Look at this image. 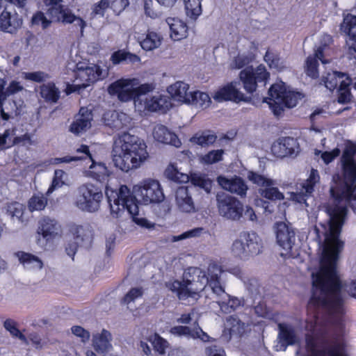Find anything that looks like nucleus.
<instances>
[{
	"label": "nucleus",
	"mask_w": 356,
	"mask_h": 356,
	"mask_svg": "<svg viewBox=\"0 0 356 356\" xmlns=\"http://www.w3.org/2000/svg\"><path fill=\"white\" fill-rule=\"evenodd\" d=\"M343 188L331 186L332 200L326 207L328 220L315 225L314 232L320 241V232L325 236L321 246L320 268L312 273V296L310 304L321 306L330 313L341 314L344 302L342 284L337 270L339 254L344 243L339 238L341 227L347 214L348 203L356 214V180L352 183L343 181Z\"/></svg>",
	"instance_id": "f257e3e1"
},
{
	"label": "nucleus",
	"mask_w": 356,
	"mask_h": 356,
	"mask_svg": "<svg viewBox=\"0 0 356 356\" xmlns=\"http://www.w3.org/2000/svg\"><path fill=\"white\" fill-rule=\"evenodd\" d=\"M148 156L146 144L137 136L123 132L114 138L113 162L122 171L127 172L140 167Z\"/></svg>",
	"instance_id": "f03ea898"
},
{
	"label": "nucleus",
	"mask_w": 356,
	"mask_h": 356,
	"mask_svg": "<svg viewBox=\"0 0 356 356\" xmlns=\"http://www.w3.org/2000/svg\"><path fill=\"white\" fill-rule=\"evenodd\" d=\"M106 196L110 205L111 214L114 218L121 216L125 209L132 216L133 220L141 227L152 229L154 223L146 218L138 217V205L136 197L132 195L129 188L122 185L118 191L108 190Z\"/></svg>",
	"instance_id": "7ed1b4c3"
},
{
	"label": "nucleus",
	"mask_w": 356,
	"mask_h": 356,
	"mask_svg": "<svg viewBox=\"0 0 356 356\" xmlns=\"http://www.w3.org/2000/svg\"><path fill=\"white\" fill-rule=\"evenodd\" d=\"M268 101L266 99L273 114L280 117L286 108H291L297 105L303 95L299 92L288 90L282 81L271 86L268 90Z\"/></svg>",
	"instance_id": "20e7f679"
},
{
	"label": "nucleus",
	"mask_w": 356,
	"mask_h": 356,
	"mask_svg": "<svg viewBox=\"0 0 356 356\" xmlns=\"http://www.w3.org/2000/svg\"><path fill=\"white\" fill-rule=\"evenodd\" d=\"M209 283L206 272L196 267H191L184 274V282H175L174 287H177L178 297L181 300L195 297L204 289Z\"/></svg>",
	"instance_id": "39448f33"
},
{
	"label": "nucleus",
	"mask_w": 356,
	"mask_h": 356,
	"mask_svg": "<svg viewBox=\"0 0 356 356\" xmlns=\"http://www.w3.org/2000/svg\"><path fill=\"white\" fill-rule=\"evenodd\" d=\"M47 15L49 19L42 12H38L32 17V24H41L43 29L49 26L53 22H62L63 23H74L80 28L81 33L83 31L86 22L81 18L75 16L68 9H63L60 7L52 6L48 9Z\"/></svg>",
	"instance_id": "423d86ee"
},
{
	"label": "nucleus",
	"mask_w": 356,
	"mask_h": 356,
	"mask_svg": "<svg viewBox=\"0 0 356 356\" xmlns=\"http://www.w3.org/2000/svg\"><path fill=\"white\" fill-rule=\"evenodd\" d=\"M76 69L75 83L67 87L70 92H79L106 74L99 65L86 62L78 63Z\"/></svg>",
	"instance_id": "0eeeda50"
},
{
	"label": "nucleus",
	"mask_w": 356,
	"mask_h": 356,
	"mask_svg": "<svg viewBox=\"0 0 356 356\" xmlns=\"http://www.w3.org/2000/svg\"><path fill=\"white\" fill-rule=\"evenodd\" d=\"M261 249V240L258 235L254 232H244L233 242L231 252L234 257L247 260L250 257L259 254Z\"/></svg>",
	"instance_id": "6e6552de"
},
{
	"label": "nucleus",
	"mask_w": 356,
	"mask_h": 356,
	"mask_svg": "<svg viewBox=\"0 0 356 356\" xmlns=\"http://www.w3.org/2000/svg\"><path fill=\"white\" fill-rule=\"evenodd\" d=\"M103 197L98 186L90 183L84 184L77 189L76 206L83 211L93 213L99 210Z\"/></svg>",
	"instance_id": "1a4fd4ad"
},
{
	"label": "nucleus",
	"mask_w": 356,
	"mask_h": 356,
	"mask_svg": "<svg viewBox=\"0 0 356 356\" xmlns=\"http://www.w3.org/2000/svg\"><path fill=\"white\" fill-rule=\"evenodd\" d=\"M216 201L218 213L221 217L232 221L241 220L244 205L236 197L219 191L216 195Z\"/></svg>",
	"instance_id": "9d476101"
},
{
	"label": "nucleus",
	"mask_w": 356,
	"mask_h": 356,
	"mask_svg": "<svg viewBox=\"0 0 356 356\" xmlns=\"http://www.w3.org/2000/svg\"><path fill=\"white\" fill-rule=\"evenodd\" d=\"M276 242L282 249V256L294 257L297 252L295 250L296 233L293 227L285 222H277L274 225Z\"/></svg>",
	"instance_id": "9b49d317"
},
{
	"label": "nucleus",
	"mask_w": 356,
	"mask_h": 356,
	"mask_svg": "<svg viewBox=\"0 0 356 356\" xmlns=\"http://www.w3.org/2000/svg\"><path fill=\"white\" fill-rule=\"evenodd\" d=\"M135 192L145 204L159 203L164 200L165 195L159 182L147 179L135 186Z\"/></svg>",
	"instance_id": "f8f14e48"
},
{
	"label": "nucleus",
	"mask_w": 356,
	"mask_h": 356,
	"mask_svg": "<svg viewBox=\"0 0 356 356\" xmlns=\"http://www.w3.org/2000/svg\"><path fill=\"white\" fill-rule=\"evenodd\" d=\"M269 73L265 66L259 65L257 68L252 66L247 67L240 72L239 78L243 83V88L252 97L256 90L257 83L267 80Z\"/></svg>",
	"instance_id": "ddd939ff"
},
{
	"label": "nucleus",
	"mask_w": 356,
	"mask_h": 356,
	"mask_svg": "<svg viewBox=\"0 0 356 356\" xmlns=\"http://www.w3.org/2000/svg\"><path fill=\"white\" fill-rule=\"evenodd\" d=\"M172 106L170 98L159 92L148 95V97H139L135 100V107L140 111H161L165 113Z\"/></svg>",
	"instance_id": "4468645a"
},
{
	"label": "nucleus",
	"mask_w": 356,
	"mask_h": 356,
	"mask_svg": "<svg viewBox=\"0 0 356 356\" xmlns=\"http://www.w3.org/2000/svg\"><path fill=\"white\" fill-rule=\"evenodd\" d=\"M356 154V145L349 143L346 145L341 159L343 181L352 183L356 180V161L353 156Z\"/></svg>",
	"instance_id": "2eb2a0df"
},
{
	"label": "nucleus",
	"mask_w": 356,
	"mask_h": 356,
	"mask_svg": "<svg viewBox=\"0 0 356 356\" xmlns=\"http://www.w3.org/2000/svg\"><path fill=\"white\" fill-rule=\"evenodd\" d=\"M237 82L232 81L220 88L215 93L213 98L218 102L232 101L236 103L240 102H250L252 97L242 93L237 88Z\"/></svg>",
	"instance_id": "dca6fc26"
},
{
	"label": "nucleus",
	"mask_w": 356,
	"mask_h": 356,
	"mask_svg": "<svg viewBox=\"0 0 356 356\" xmlns=\"http://www.w3.org/2000/svg\"><path fill=\"white\" fill-rule=\"evenodd\" d=\"M319 179L318 171L312 169L309 178L297 187L296 193H293V200L300 204L304 203L306 207H308L309 204L307 202V200L314 192V186L319 181Z\"/></svg>",
	"instance_id": "f3484780"
},
{
	"label": "nucleus",
	"mask_w": 356,
	"mask_h": 356,
	"mask_svg": "<svg viewBox=\"0 0 356 356\" xmlns=\"http://www.w3.org/2000/svg\"><path fill=\"white\" fill-rule=\"evenodd\" d=\"M136 79H120L111 84L108 88L109 94L117 95L122 102L135 101L134 86Z\"/></svg>",
	"instance_id": "a211bd4d"
},
{
	"label": "nucleus",
	"mask_w": 356,
	"mask_h": 356,
	"mask_svg": "<svg viewBox=\"0 0 356 356\" xmlns=\"http://www.w3.org/2000/svg\"><path fill=\"white\" fill-rule=\"evenodd\" d=\"M22 25V19L16 13H12L10 6L7 4L0 10V30L13 33Z\"/></svg>",
	"instance_id": "6ab92c4d"
},
{
	"label": "nucleus",
	"mask_w": 356,
	"mask_h": 356,
	"mask_svg": "<svg viewBox=\"0 0 356 356\" xmlns=\"http://www.w3.org/2000/svg\"><path fill=\"white\" fill-rule=\"evenodd\" d=\"M217 181L223 189L232 193H235L241 197L246 195L248 188L244 180L241 177H235L228 179L223 176H219L217 178Z\"/></svg>",
	"instance_id": "aec40b11"
},
{
	"label": "nucleus",
	"mask_w": 356,
	"mask_h": 356,
	"mask_svg": "<svg viewBox=\"0 0 356 356\" xmlns=\"http://www.w3.org/2000/svg\"><path fill=\"white\" fill-rule=\"evenodd\" d=\"M92 113L88 108L81 107L79 113L75 116L74 122L70 125L71 132L79 134L86 131L91 127Z\"/></svg>",
	"instance_id": "412c9836"
},
{
	"label": "nucleus",
	"mask_w": 356,
	"mask_h": 356,
	"mask_svg": "<svg viewBox=\"0 0 356 356\" xmlns=\"http://www.w3.org/2000/svg\"><path fill=\"white\" fill-rule=\"evenodd\" d=\"M153 138L158 142L171 145L176 147L181 146V143L177 136L163 124H156L152 130Z\"/></svg>",
	"instance_id": "4be33fe9"
},
{
	"label": "nucleus",
	"mask_w": 356,
	"mask_h": 356,
	"mask_svg": "<svg viewBox=\"0 0 356 356\" xmlns=\"http://www.w3.org/2000/svg\"><path fill=\"white\" fill-rule=\"evenodd\" d=\"M167 91L175 101L179 103L188 104L192 100V99H190L192 95L190 86L184 81L174 83L168 87Z\"/></svg>",
	"instance_id": "5701e85b"
},
{
	"label": "nucleus",
	"mask_w": 356,
	"mask_h": 356,
	"mask_svg": "<svg viewBox=\"0 0 356 356\" xmlns=\"http://www.w3.org/2000/svg\"><path fill=\"white\" fill-rule=\"evenodd\" d=\"M70 230L76 240V243L86 248L90 246L93 238V230L89 225H72Z\"/></svg>",
	"instance_id": "b1692460"
},
{
	"label": "nucleus",
	"mask_w": 356,
	"mask_h": 356,
	"mask_svg": "<svg viewBox=\"0 0 356 356\" xmlns=\"http://www.w3.org/2000/svg\"><path fill=\"white\" fill-rule=\"evenodd\" d=\"M278 330V342L283 347L284 350L289 346L300 343V337L292 326L284 323H279Z\"/></svg>",
	"instance_id": "393cba45"
},
{
	"label": "nucleus",
	"mask_w": 356,
	"mask_h": 356,
	"mask_svg": "<svg viewBox=\"0 0 356 356\" xmlns=\"http://www.w3.org/2000/svg\"><path fill=\"white\" fill-rule=\"evenodd\" d=\"M175 201L178 209L185 213L195 211V204L186 186L179 187L175 192Z\"/></svg>",
	"instance_id": "a878e982"
},
{
	"label": "nucleus",
	"mask_w": 356,
	"mask_h": 356,
	"mask_svg": "<svg viewBox=\"0 0 356 356\" xmlns=\"http://www.w3.org/2000/svg\"><path fill=\"white\" fill-rule=\"evenodd\" d=\"M298 144L296 139L292 137H286L272 145V152L280 157L294 154L298 149Z\"/></svg>",
	"instance_id": "bb28decb"
},
{
	"label": "nucleus",
	"mask_w": 356,
	"mask_h": 356,
	"mask_svg": "<svg viewBox=\"0 0 356 356\" xmlns=\"http://www.w3.org/2000/svg\"><path fill=\"white\" fill-rule=\"evenodd\" d=\"M111 339V334L106 330H102L101 333L93 334L92 346L94 349L100 354L108 353L112 348Z\"/></svg>",
	"instance_id": "cd10ccee"
},
{
	"label": "nucleus",
	"mask_w": 356,
	"mask_h": 356,
	"mask_svg": "<svg viewBox=\"0 0 356 356\" xmlns=\"http://www.w3.org/2000/svg\"><path fill=\"white\" fill-rule=\"evenodd\" d=\"M166 23L170 27V37L175 41L186 38L188 35V27L183 21L177 18H167Z\"/></svg>",
	"instance_id": "c85d7f7f"
},
{
	"label": "nucleus",
	"mask_w": 356,
	"mask_h": 356,
	"mask_svg": "<svg viewBox=\"0 0 356 356\" xmlns=\"http://www.w3.org/2000/svg\"><path fill=\"white\" fill-rule=\"evenodd\" d=\"M104 120L105 124L115 131L123 129L129 122V118L125 113L116 111L106 113Z\"/></svg>",
	"instance_id": "c756f323"
},
{
	"label": "nucleus",
	"mask_w": 356,
	"mask_h": 356,
	"mask_svg": "<svg viewBox=\"0 0 356 356\" xmlns=\"http://www.w3.org/2000/svg\"><path fill=\"white\" fill-rule=\"evenodd\" d=\"M76 152L84 153L86 154V157L88 158L92 161V164L90 166V172L94 178L98 179L100 177L107 175L108 170L105 164L102 163H96L93 161L90 153L89 148L87 145H82L76 149Z\"/></svg>",
	"instance_id": "7c9ffc66"
},
{
	"label": "nucleus",
	"mask_w": 356,
	"mask_h": 356,
	"mask_svg": "<svg viewBox=\"0 0 356 356\" xmlns=\"http://www.w3.org/2000/svg\"><path fill=\"white\" fill-rule=\"evenodd\" d=\"M217 139L216 134L211 130H204L197 132L191 138V143L207 147L213 145Z\"/></svg>",
	"instance_id": "2f4dec72"
},
{
	"label": "nucleus",
	"mask_w": 356,
	"mask_h": 356,
	"mask_svg": "<svg viewBox=\"0 0 356 356\" xmlns=\"http://www.w3.org/2000/svg\"><path fill=\"white\" fill-rule=\"evenodd\" d=\"M349 76L345 73L337 71L328 72L325 76H323L322 81L325 86L330 91L334 90L338 86L341 85V82H347L346 76ZM352 76V75H350Z\"/></svg>",
	"instance_id": "473e14b6"
},
{
	"label": "nucleus",
	"mask_w": 356,
	"mask_h": 356,
	"mask_svg": "<svg viewBox=\"0 0 356 356\" xmlns=\"http://www.w3.org/2000/svg\"><path fill=\"white\" fill-rule=\"evenodd\" d=\"M40 231L43 238L49 241L59 234L60 226L55 220L47 218L41 222Z\"/></svg>",
	"instance_id": "72a5a7b5"
},
{
	"label": "nucleus",
	"mask_w": 356,
	"mask_h": 356,
	"mask_svg": "<svg viewBox=\"0 0 356 356\" xmlns=\"http://www.w3.org/2000/svg\"><path fill=\"white\" fill-rule=\"evenodd\" d=\"M40 94L47 102L56 103L60 98V90L52 82L42 84L40 87Z\"/></svg>",
	"instance_id": "f704fd0d"
},
{
	"label": "nucleus",
	"mask_w": 356,
	"mask_h": 356,
	"mask_svg": "<svg viewBox=\"0 0 356 356\" xmlns=\"http://www.w3.org/2000/svg\"><path fill=\"white\" fill-rule=\"evenodd\" d=\"M19 261L26 268L32 269H42L44 264L37 256L24 252H19L16 254Z\"/></svg>",
	"instance_id": "c9c22d12"
},
{
	"label": "nucleus",
	"mask_w": 356,
	"mask_h": 356,
	"mask_svg": "<svg viewBox=\"0 0 356 356\" xmlns=\"http://www.w3.org/2000/svg\"><path fill=\"white\" fill-rule=\"evenodd\" d=\"M225 329L229 330L230 335H242L245 330V324L237 316H231L227 318Z\"/></svg>",
	"instance_id": "e433bc0d"
},
{
	"label": "nucleus",
	"mask_w": 356,
	"mask_h": 356,
	"mask_svg": "<svg viewBox=\"0 0 356 356\" xmlns=\"http://www.w3.org/2000/svg\"><path fill=\"white\" fill-rule=\"evenodd\" d=\"M340 30L350 39L356 40V15H347L344 17Z\"/></svg>",
	"instance_id": "4c0bfd02"
},
{
	"label": "nucleus",
	"mask_w": 356,
	"mask_h": 356,
	"mask_svg": "<svg viewBox=\"0 0 356 356\" xmlns=\"http://www.w3.org/2000/svg\"><path fill=\"white\" fill-rule=\"evenodd\" d=\"M346 79L347 82H341V85L338 90V102L341 104L349 103L352 99V95L349 89V86L353 82V79H356V77L347 76Z\"/></svg>",
	"instance_id": "58836bf2"
},
{
	"label": "nucleus",
	"mask_w": 356,
	"mask_h": 356,
	"mask_svg": "<svg viewBox=\"0 0 356 356\" xmlns=\"http://www.w3.org/2000/svg\"><path fill=\"white\" fill-rule=\"evenodd\" d=\"M202 0H184L186 14L193 20H196L202 13Z\"/></svg>",
	"instance_id": "ea45409f"
},
{
	"label": "nucleus",
	"mask_w": 356,
	"mask_h": 356,
	"mask_svg": "<svg viewBox=\"0 0 356 356\" xmlns=\"http://www.w3.org/2000/svg\"><path fill=\"white\" fill-rule=\"evenodd\" d=\"M191 94L192 95L190 99H192V100L188 102L187 104H193L196 107L202 108L209 106L211 99L208 94L199 90L192 91Z\"/></svg>",
	"instance_id": "a19ab883"
},
{
	"label": "nucleus",
	"mask_w": 356,
	"mask_h": 356,
	"mask_svg": "<svg viewBox=\"0 0 356 356\" xmlns=\"http://www.w3.org/2000/svg\"><path fill=\"white\" fill-rule=\"evenodd\" d=\"M161 42V36L155 32H149L145 38L140 42L141 47L146 51L158 48Z\"/></svg>",
	"instance_id": "79ce46f5"
},
{
	"label": "nucleus",
	"mask_w": 356,
	"mask_h": 356,
	"mask_svg": "<svg viewBox=\"0 0 356 356\" xmlns=\"http://www.w3.org/2000/svg\"><path fill=\"white\" fill-rule=\"evenodd\" d=\"M248 179L253 184L264 188L266 186H272L275 185V181L273 179L252 171L248 173Z\"/></svg>",
	"instance_id": "37998d69"
},
{
	"label": "nucleus",
	"mask_w": 356,
	"mask_h": 356,
	"mask_svg": "<svg viewBox=\"0 0 356 356\" xmlns=\"http://www.w3.org/2000/svg\"><path fill=\"white\" fill-rule=\"evenodd\" d=\"M111 60L114 65L119 64L122 61H127L131 63L140 61V58L133 54L122 50L114 52L111 56Z\"/></svg>",
	"instance_id": "c03bdc74"
},
{
	"label": "nucleus",
	"mask_w": 356,
	"mask_h": 356,
	"mask_svg": "<svg viewBox=\"0 0 356 356\" xmlns=\"http://www.w3.org/2000/svg\"><path fill=\"white\" fill-rule=\"evenodd\" d=\"M160 3L157 0H145L144 9L147 16L155 19L162 14Z\"/></svg>",
	"instance_id": "a18cd8bd"
},
{
	"label": "nucleus",
	"mask_w": 356,
	"mask_h": 356,
	"mask_svg": "<svg viewBox=\"0 0 356 356\" xmlns=\"http://www.w3.org/2000/svg\"><path fill=\"white\" fill-rule=\"evenodd\" d=\"M225 152L223 149H216L209 151L207 154L200 157L201 163L207 165H211L218 163L222 160Z\"/></svg>",
	"instance_id": "49530a36"
},
{
	"label": "nucleus",
	"mask_w": 356,
	"mask_h": 356,
	"mask_svg": "<svg viewBox=\"0 0 356 356\" xmlns=\"http://www.w3.org/2000/svg\"><path fill=\"white\" fill-rule=\"evenodd\" d=\"M47 204V200L42 194L33 195L29 201V209L31 211H42Z\"/></svg>",
	"instance_id": "de8ad7c7"
},
{
	"label": "nucleus",
	"mask_w": 356,
	"mask_h": 356,
	"mask_svg": "<svg viewBox=\"0 0 356 356\" xmlns=\"http://www.w3.org/2000/svg\"><path fill=\"white\" fill-rule=\"evenodd\" d=\"M170 332L175 336L185 337L193 339V337L197 335V333L194 332V326L191 327L188 326L177 325L171 327Z\"/></svg>",
	"instance_id": "09e8293b"
},
{
	"label": "nucleus",
	"mask_w": 356,
	"mask_h": 356,
	"mask_svg": "<svg viewBox=\"0 0 356 356\" xmlns=\"http://www.w3.org/2000/svg\"><path fill=\"white\" fill-rule=\"evenodd\" d=\"M134 88V96L136 100L139 97H148V95H146L148 92H152L155 89V86L153 83H144L138 85V80L136 79Z\"/></svg>",
	"instance_id": "8fccbe9b"
},
{
	"label": "nucleus",
	"mask_w": 356,
	"mask_h": 356,
	"mask_svg": "<svg viewBox=\"0 0 356 356\" xmlns=\"http://www.w3.org/2000/svg\"><path fill=\"white\" fill-rule=\"evenodd\" d=\"M260 194L262 197L270 200H281L284 199V195L279 191L275 186H266L260 189Z\"/></svg>",
	"instance_id": "3c124183"
},
{
	"label": "nucleus",
	"mask_w": 356,
	"mask_h": 356,
	"mask_svg": "<svg viewBox=\"0 0 356 356\" xmlns=\"http://www.w3.org/2000/svg\"><path fill=\"white\" fill-rule=\"evenodd\" d=\"M222 268L216 263H211L207 267V276L209 277V283L213 281H220V275L224 274Z\"/></svg>",
	"instance_id": "603ef678"
},
{
	"label": "nucleus",
	"mask_w": 356,
	"mask_h": 356,
	"mask_svg": "<svg viewBox=\"0 0 356 356\" xmlns=\"http://www.w3.org/2000/svg\"><path fill=\"white\" fill-rule=\"evenodd\" d=\"M264 60L268 64L270 68L280 70L283 68V63L280 56L275 53L268 50L264 56Z\"/></svg>",
	"instance_id": "864d4df0"
},
{
	"label": "nucleus",
	"mask_w": 356,
	"mask_h": 356,
	"mask_svg": "<svg viewBox=\"0 0 356 356\" xmlns=\"http://www.w3.org/2000/svg\"><path fill=\"white\" fill-rule=\"evenodd\" d=\"M165 176L175 181L186 182L189 177L186 174L179 172L173 165H170L165 171Z\"/></svg>",
	"instance_id": "5fc2aeb1"
},
{
	"label": "nucleus",
	"mask_w": 356,
	"mask_h": 356,
	"mask_svg": "<svg viewBox=\"0 0 356 356\" xmlns=\"http://www.w3.org/2000/svg\"><path fill=\"white\" fill-rule=\"evenodd\" d=\"M317 67L318 60L311 56H308L305 63V72L307 74L313 79L318 78V70Z\"/></svg>",
	"instance_id": "6e6d98bb"
},
{
	"label": "nucleus",
	"mask_w": 356,
	"mask_h": 356,
	"mask_svg": "<svg viewBox=\"0 0 356 356\" xmlns=\"http://www.w3.org/2000/svg\"><path fill=\"white\" fill-rule=\"evenodd\" d=\"M65 176V173L64 171L61 170H57L55 171L54 177L52 180V183L51 186L47 191V195H50L55 189L60 188L65 184V181L63 180V177Z\"/></svg>",
	"instance_id": "4d7b16f0"
},
{
	"label": "nucleus",
	"mask_w": 356,
	"mask_h": 356,
	"mask_svg": "<svg viewBox=\"0 0 356 356\" xmlns=\"http://www.w3.org/2000/svg\"><path fill=\"white\" fill-rule=\"evenodd\" d=\"M24 207L21 203L15 202L8 204L7 212L12 218H16L18 220L22 217Z\"/></svg>",
	"instance_id": "13d9d810"
},
{
	"label": "nucleus",
	"mask_w": 356,
	"mask_h": 356,
	"mask_svg": "<svg viewBox=\"0 0 356 356\" xmlns=\"http://www.w3.org/2000/svg\"><path fill=\"white\" fill-rule=\"evenodd\" d=\"M191 183L194 186L203 188L206 192L209 193L211 188V181L201 176L193 175L191 177Z\"/></svg>",
	"instance_id": "bf43d9fd"
},
{
	"label": "nucleus",
	"mask_w": 356,
	"mask_h": 356,
	"mask_svg": "<svg viewBox=\"0 0 356 356\" xmlns=\"http://www.w3.org/2000/svg\"><path fill=\"white\" fill-rule=\"evenodd\" d=\"M150 341L156 351L160 354H163L165 353V350L168 347V344L166 340L158 334H154L151 338Z\"/></svg>",
	"instance_id": "052dcab7"
},
{
	"label": "nucleus",
	"mask_w": 356,
	"mask_h": 356,
	"mask_svg": "<svg viewBox=\"0 0 356 356\" xmlns=\"http://www.w3.org/2000/svg\"><path fill=\"white\" fill-rule=\"evenodd\" d=\"M208 284L213 293L221 298L224 301L227 300L226 298H229V295L225 292L220 281H213L212 282L208 283Z\"/></svg>",
	"instance_id": "680f3d73"
},
{
	"label": "nucleus",
	"mask_w": 356,
	"mask_h": 356,
	"mask_svg": "<svg viewBox=\"0 0 356 356\" xmlns=\"http://www.w3.org/2000/svg\"><path fill=\"white\" fill-rule=\"evenodd\" d=\"M341 151L339 148H335L331 152H321L318 150H315V154L318 155L321 154V159L325 164L331 163L336 157L339 156Z\"/></svg>",
	"instance_id": "e2e57ef3"
},
{
	"label": "nucleus",
	"mask_w": 356,
	"mask_h": 356,
	"mask_svg": "<svg viewBox=\"0 0 356 356\" xmlns=\"http://www.w3.org/2000/svg\"><path fill=\"white\" fill-rule=\"evenodd\" d=\"M143 294L142 288H133L131 289L124 297L123 302L127 305H129L138 298H140Z\"/></svg>",
	"instance_id": "0e129e2a"
},
{
	"label": "nucleus",
	"mask_w": 356,
	"mask_h": 356,
	"mask_svg": "<svg viewBox=\"0 0 356 356\" xmlns=\"http://www.w3.org/2000/svg\"><path fill=\"white\" fill-rule=\"evenodd\" d=\"M3 326L13 336L19 338L24 342L26 341L25 336L15 327L12 321L6 320L3 323Z\"/></svg>",
	"instance_id": "69168bd1"
},
{
	"label": "nucleus",
	"mask_w": 356,
	"mask_h": 356,
	"mask_svg": "<svg viewBox=\"0 0 356 356\" xmlns=\"http://www.w3.org/2000/svg\"><path fill=\"white\" fill-rule=\"evenodd\" d=\"M24 78L27 80L40 83L49 79V75L44 72H34L24 73Z\"/></svg>",
	"instance_id": "338daca9"
},
{
	"label": "nucleus",
	"mask_w": 356,
	"mask_h": 356,
	"mask_svg": "<svg viewBox=\"0 0 356 356\" xmlns=\"http://www.w3.org/2000/svg\"><path fill=\"white\" fill-rule=\"evenodd\" d=\"M71 330L72 334L76 337H79L83 343H86L89 341L90 334L83 327L79 325H75L72 327Z\"/></svg>",
	"instance_id": "774afa93"
}]
</instances>
